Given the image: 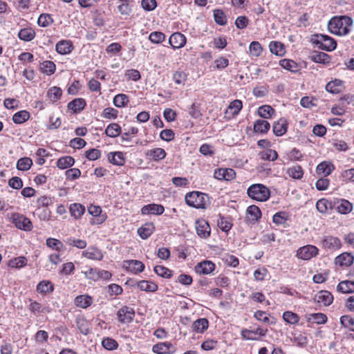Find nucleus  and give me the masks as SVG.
Segmentation results:
<instances>
[{"mask_svg":"<svg viewBox=\"0 0 354 354\" xmlns=\"http://www.w3.org/2000/svg\"><path fill=\"white\" fill-rule=\"evenodd\" d=\"M288 218V214L286 212H279L273 216L272 221L277 225H285Z\"/></svg>","mask_w":354,"mask_h":354,"instance_id":"052dcab7","label":"nucleus"},{"mask_svg":"<svg viewBox=\"0 0 354 354\" xmlns=\"http://www.w3.org/2000/svg\"><path fill=\"white\" fill-rule=\"evenodd\" d=\"M270 127V123L263 120H257L254 124V130L255 132L266 133Z\"/></svg>","mask_w":354,"mask_h":354,"instance_id":"c03bdc74","label":"nucleus"},{"mask_svg":"<svg viewBox=\"0 0 354 354\" xmlns=\"http://www.w3.org/2000/svg\"><path fill=\"white\" fill-rule=\"evenodd\" d=\"M352 25V18L347 16H335L328 21V28L334 35L344 36L351 31Z\"/></svg>","mask_w":354,"mask_h":354,"instance_id":"f257e3e1","label":"nucleus"},{"mask_svg":"<svg viewBox=\"0 0 354 354\" xmlns=\"http://www.w3.org/2000/svg\"><path fill=\"white\" fill-rule=\"evenodd\" d=\"M120 132L121 127L116 123H112L109 124L105 130V133L106 136L111 138L117 137L119 136Z\"/></svg>","mask_w":354,"mask_h":354,"instance_id":"49530a36","label":"nucleus"},{"mask_svg":"<svg viewBox=\"0 0 354 354\" xmlns=\"http://www.w3.org/2000/svg\"><path fill=\"white\" fill-rule=\"evenodd\" d=\"M75 163V159L69 156L61 157L57 161V167L60 169L72 167Z\"/></svg>","mask_w":354,"mask_h":354,"instance_id":"c85d7f7f","label":"nucleus"},{"mask_svg":"<svg viewBox=\"0 0 354 354\" xmlns=\"http://www.w3.org/2000/svg\"><path fill=\"white\" fill-rule=\"evenodd\" d=\"M243 107L242 101L240 100H234L228 105L225 111V114H230L231 116L239 114Z\"/></svg>","mask_w":354,"mask_h":354,"instance_id":"a878e982","label":"nucleus"},{"mask_svg":"<svg viewBox=\"0 0 354 354\" xmlns=\"http://www.w3.org/2000/svg\"><path fill=\"white\" fill-rule=\"evenodd\" d=\"M56 66L52 61H44L40 65V70L43 73L47 75L53 74L55 71Z\"/></svg>","mask_w":354,"mask_h":354,"instance_id":"a19ab883","label":"nucleus"},{"mask_svg":"<svg viewBox=\"0 0 354 354\" xmlns=\"http://www.w3.org/2000/svg\"><path fill=\"white\" fill-rule=\"evenodd\" d=\"M169 43L174 49L180 48L185 45L186 37L180 32H174L170 36Z\"/></svg>","mask_w":354,"mask_h":354,"instance_id":"ddd939ff","label":"nucleus"},{"mask_svg":"<svg viewBox=\"0 0 354 354\" xmlns=\"http://www.w3.org/2000/svg\"><path fill=\"white\" fill-rule=\"evenodd\" d=\"M319 250L314 245H307L297 250V256L303 260H309L318 254Z\"/></svg>","mask_w":354,"mask_h":354,"instance_id":"0eeeda50","label":"nucleus"},{"mask_svg":"<svg viewBox=\"0 0 354 354\" xmlns=\"http://www.w3.org/2000/svg\"><path fill=\"white\" fill-rule=\"evenodd\" d=\"M65 243L70 245L73 246L80 249H84L86 247V241L83 239H75V238H67Z\"/></svg>","mask_w":354,"mask_h":354,"instance_id":"8fccbe9b","label":"nucleus"},{"mask_svg":"<svg viewBox=\"0 0 354 354\" xmlns=\"http://www.w3.org/2000/svg\"><path fill=\"white\" fill-rule=\"evenodd\" d=\"M248 218L252 221H257L261 218V213L260 209L256 205H250L247 209Z\"/></svg>","mask_w":354,"mask_h":354,"instance_id":"58836bf2","label":"nucleus"},{"mask_svg":"<svg viewBox=\"0 0 354 354\" xmlns=\"http://www.w3.org/2000/svg\"><path fill=\"white\" fill-rule=\"evenodd\" d=\"M154 272L159 276L169 279L171 277V271L167 268L162 266L154 267Z\"/></svg>","mask_w":354,"mask_h":354,"instance_id":"69168bd1","label":"nucleus"},{"mask_svg":"<svg viewBox=\"0 0 354 354\" xmlns=\"http://www.w3.org/2000/svg\"><path fill=\"white\" fill-rule=\"evenodd\" d=\"M278 158V153L275 150L267 149L261 153V159L264 160L274 161Z\"/></svg>","mask_w":354,"mask_h":354,"instance_id":"13d9d810","label":"nucleus"},{"mask_svg":"<svg viewBox=\"0 0 354 354\" xmlns=\"http://www.w3.org/2000/svg\"><path fill=\"white\" fill-rule=\"evenodd\" d=\"M18 37L21 40L30 41L35 38V32L31 28H23L19 32Z\"/></svg>","mask_w":354,"mask_h":354,"instance_id":"7c9ffc66","label":"nucleus"},{"mask_svg":"<svg viewBox=\"0 0 354 354\" xmlns=\"http://www.w3.org/2000/svg\"><path fill=\"white\" fill-rule=\"evenodd\" d=\"M164 211L165 208L162 205L155 203L145 205L141 209V213L143 215H161L164 212Z\"/></svg>","mask_w":354,"mask_h":354,"instance_id":"2eb2a0df","label":"nucleus"},{"mask_svg":"<svg viewBox=\"0 0 354 354\" xmlns=\"http://www.w3.org/2000/svg\"><path fill=\"white\" fill-rule=\"evenodd\" d=\"M268 332L266 328L257 327L252 330L244 328L241 330V336L244 339L257 340L261 337H264Z\"/></svg>","mask_w":354,"mask_h":354,"instance_id":"423d86ee","label":"nucleus"},{"mask_svg":"<svg viewBox=\"0 0 354 354\" xmlns=\"http://www.w3.org/2000/svg\"><path fill=\"white\" fill-rule=\"evenodd\" d=\"M353 255L348 252H344L335 258V263L341 266H350L353 264Z\"/></svg>","mask_w":354,"mask_h":354,"instance_id":"6ab92c4d","label":"nucleus"},{"mask_svg":"<svg viewBox=\"0 0 354 354\" xmlns=\"http://www.w3.org/2000/svg\"><path fill=\"white\" fill-rule=\"evenodd\" d=\"M27 260L24 257H19L9 261L8 266L12 268H21L26 265Z\"/></svg>","mask_w":354,"mask_h":354,"instance_id":"603ef678","label":"nucleus"},{"mask_svg":"<svg viewBox=\"0 0 354 354\" xmlns=\"http://www.w3.org/2000/svg\"><path fill=\"white\" fill-rule=\"evenodd\" d=\"M62 95V90L58 86H52L47 91V99L50 103L54 104L57 102Z\"/></svg>","mask_w":354,"mask_h":354,"instance_id":"5701e85b","label":"nucleus"},{"mask_svg":"<svg viewBox=\"0 0 354 354\" xmlns=\"http://www.w3.org/2000/svg\"><path fill=\"white\" fill-rule=\"evenodd\" d=\"M100 156L101 152L97 149H91L85 151V157L89 160H96Z\"/></svg>","mask_w":354,"mask_h":354,"instance_id":"338daca9","label":"nucleus"},{"mask_svg":"<svg viewBox=\"0 0 354 354\" xmlns=\"http://www.w3.org/2000/svg\"><path fill=\"white\" fill-rule=\"evenodd\" d=\"M214 18L215 22L220 26H224L227 23L226 16L222 10H220V9L214 10Z\"/></svg>","mask_w":354,"mask_h":354,"instance_id":"864d4df0","label":"nucleus"},{"mask_svg":"<svg viewBox=\"0 0 354 354\" xmlns=\"http://www.w3.org/2000/svg\"><path fill=\"white\" fill-rule=\"evenodd\" d=\"M185 201L187 205L196 209H206L209 204V196L198 191L187 193Z\"/></svg>","mask_w":354,"mask_h":354,"instance_id":"f03ea898","label":"nucleus"},{"mask_svg":"<svg viewBox=\"0 0 354 354\" xmlns=\"http://www.w3.org/2000/svg\"><path fill=\"white\" fill-rule=\"evenodd\" d=\"M11 218L16 227L19 230L30 231L32 228L30 220L21 214L14 213L12 214Z\"/></svg>","mask_w":354,"mask_h":354,"instance_id":"39448f33","label":"nucleus"},{"mask_svg":"<svg viewBox=\"0 0 354 354\" xmlns=\"http://www.w3.org/2000/svg\"><path fill=\"white\" fill-rule=\"evenodd\" d=\"M187 75L183 71H176L173 74V80L177 84H185Z\"/></svg>","mask_w":354,"mask_h":354,"instance_id":"774afa93","label":"nucleus"},{"mask_svg":"<svg viewBox=\"0 0 354 354\" xmlns=\"http://www.w3.org/2000/svg\"><path fill=\"white\" fill-rule=\"evenodd\" d=\"M85 105L86 102L84 99L76 98L68 104V108L73 113H78L84 109Z\"/></svg>","mask_w":354,"mask_h":354,"instance_id":"cd10ccee","label":"nucleus"},{"mask_svg":"<svg viewBox=\"0 0 354 354\" xmlns=\"http://www.w3.org/2000/svg\"><path fill=\"white\" fill-rule=\"evenodd\" d=\"M312 41L319 48L326 51H332L335 50L337 46L335 40L325 35H315L312 39Z\"/></svg>","mask_w":354,"mask_h":354,"instance_id":"20e7f679","label":"nucleus"},{"mask_svg":"<svg viewBox=\"0 0 354 354\" xmlns=\"http://www.w3.org/2000/svg\"><path fill=\"white\" fill-rule=\"evenodd\" d=\"M107 158L110 163L118 166L124 165L126 161L124 155L121 151L110 152L107 155Z\"/></svg>","mask_w":354,"mask_h":354,"instance_id":"f3484780","label":"nucleus"},{"mask_svg":"<svg viewBox=\"0 0 354 354\" xmlns=\"http://www.w3.org/2000/svg\"><path fill=\"white\" fill-rule=\"evenodd\" d=\"M30 118V113L28 111L23 110L17 112L12 116V121L15 124H22Z\"/></svg>","mask_w":354,"mask_h":354,"instance_id":"37998d69","label":"nucleus"},{"mask_svg":"<svg viewBox=\"0 0 354 354\" xmlns=\"http://www.w3.org/2000/svg\"><path fill=\"white\" fill-rule=\"evenodd\" d=\"M123 268L134 274L141 272L145 269V265L138 260H128L123 262Z\"/></svg>","mask_w":354,"mask_h":354,"instance_id":"f8f14e48","label":"nucleus"},{"mask_svg":"<svg viewBox=\"0 0 354 354\" xmlns=\"http://www.w3.org/2000/svg\"><path fill=\"white\" fill-rule=\"evenodd\" d=\"M333 171V166L327 163L326 162H322L319 163L317 167V173L319 175L327 176L330 175Z\"/></svg>","mask_w":354,"mask_h":354,"instance_id":"a18cd8bd","label":"nucleus"},{"mask_svg":"<svg viewBox=\"0 0 354 354\" xmlns=\"http://www.w3.org/2000/svg\"><path fill=\"white\" fill-rule=\"evenodd\" d=\"M82 256L95 261H101L104 257L102 251L95 247L88 248L82 252Z\"/></svg>","mask_w":354,"mask_h":354,"instance_id":"dca6fc26","label":"nucleus"},{"mask_svg":"<svg viewBox=\"0 0 354 354\" xmlns=\"http://www.w3.org/2000/svg\"><path fill=\"white\" fill-rule=\"evenodd\" d=\"M287 172L290 177L295 179H301L304 175L301 167L298 165L290 167Z\"/></svg>","mask_w":354,"mask_h":354,"instance_id":"de8ad7c7","label":"nucleus"},{"mask_svg":"<svg viewBox=\"0 0 354 354\" xmlns=\"http://www.w3.org/2000/svg\"><path fill=\"white\" fill-rule=\"evenodd\" d=\"M149 39L152 43L160 44L165 39V35L162 32L154 31L149 35Z\"/></svg>","mask_w":354,"mask_h":354,"instance_id":"0e129e2a","label":"nucleus"},{"mask_svg":"<svg viewBox=\"0 0 354 354\" xmlns=\"http://www.w3.org/2000/svg\"><path fill=\"white\" fill-rule=\"evenodd\" d=\"M314 299L316 302L328 306L332 304L333 296L327 290H321L315 295Z\"/></svg>","mask_w":354,"mask_h":354,"instance_id":"4468645a","label":"nucleus"},{"mask_svg":"<svg viewBox=\"0 0 354 354\" xmlns=\"http://www.w3.org/2000/svg\"><path fill=\"white\" fill-rule=\"evenodd\" d=\"M32 165V161L30 158H21L17 162V168L20 171L28 170Z\"/></svg>","mask_w":354,"mask_h":354,"instance_id":"09e8293b","label":"nucleus"},{"mask_svg":"<svg viewBox=\"0 0 354 354\" xmlns=\"http://www.w3.org/2000/svg\"><path fill=\"white\" fill-rule=\"evenodd\" d=\"M335 205L337 211L342 214H346L353 209L352 203L346 199L338 200Z\"/></svg>","mask_w":354,"mask_h":354,"instance_id":"b1692460","label":"nucleus"},{"mask_svg":"<svg viewBox=\"0 0 354 354\" xmlns=\"http://www.w3.org/2000/svg\"><path fill=\"white\" fill-rule=\"evenodd\" d=\"M117 315L120 322L122 324H129L133 320L135 317L134 310L129 306H124L119 309Z\"/></svg>","mask_w":354,"mask_h":354,"instance_id":"6e6552de","label":"nucleus"},{"mask_svg":"<svg viewBox=\"0 0 354 354\" xmlns=\"http://www.w3.org/2000/svg\"><path fill=\"white\" fill-rule=\"evenodd\" d=\"M128 102L129 97L125 94H118L113 98L114 105L119 108L125 106Z\"/></svg>","mask_w":354,"mask_h":354,"instance_id":"5fc2aeb1","label":"nucleus"},{"mask_svg":"<svg viewBox=\"0 0 354 354\" xmlns=\"http://www.w3.org/2000/svg\"><path fill=\"white\" fill-rule=\"evenodd\" d=\"M310 59L316 63L327 64L330 62V56L323 52H315L311 55Z\"/></svg>","mask_w":354,"mask_h":354,"instance_id":"4c0bfd02","label":"nucleus"},{"mask_svg":"<svg viewBox=\"0 0 354 354\" xmlns=\"http://www.w3.org/2000/svg\"><path fill=\"white\" fill-rule=\"evenodd\" d=\"M196 231L201 238L206 239L209 236L211 229L207 221L204 219L198 220L196 222Z\"/></svg>","mask_w":354,"mask_h":354,"instance_id":"1a4fd4ad","label":"nucleus"},{"mask_svg":"<svg viewBox=\"0 0 354 354\" xmlns=\"http://www.w3.org/2000/svg\"><path fill=\"white\" fill-rule=\"evenodd\" d=\"M269 48L270 52L276 55L282 56L285 53L284 46L279 41H271L269 45Z\"/></svg>","mask_w":354,"mask_h":354,"instance_id":"473e14b6","label":"nucleus"},{"mask_svg":"<svg viewBox=\"0 0 354 354\" xmlns=\"http://www.w3.org/2000/svg\"><path fill=\"white\" fill-rule=\"evenodd\" d=\"M82 273L84 274V277L87 279H91L94 281L99 280L98 270L92 268H87L86 270H82Z\"/></svg>","mask_w":354,"mask_h":354,"instance_id":"4d7b16f0","label":"nucleus"},{"mask_svg":"<svg viewBox=\"0 0 354 354\" xmlns=\"http://www.w3.org/2000/svg\"><path fill=\"white\" fill-rule=\"evenodd\" d=\"M55 48L58 53L61 55H66L73 50V46L71 41L62 40L56 44Z\"/></svg>","mask_w":354,"mask_h":354,"instance_id":"4be33fe9","label":"nucleus"},{"mask_svg":"<svg viewBox=\"0 0 354 354\" xmlns=\"http://www.w3.org/2000/svg\"><path fill=\"white\" fill-rule=\"evenodd\" d=\"M307 321L317 324H325L327 321V317L324 313H313L309 314L307 317Z\"/></svg>","mask_w":354,"mask_h":354,"instance_id":"f704fd0d","label":"nucleus"},{"mask_svg":"<svg viewBox=\"0 0 354 354\" xmlns=\"http://www.w3.org/2000/svg\"><path fill=\"white\" fill-rule=\"evenodd\" d=\"M283 318L287 323L290 324H296L299 320V316L296 313L290 311L284 312Z\"/></svg>","mask_w":354,"mask_h":354,"instance_id":"680f3d73","label":"nucleus"},{"mask_svg":"<svg viewBox=\"0 0 354 354\" xmlns=\"http://www.w3.org/2000/svg\"><path fill=\"white\" fill-rule=\"evenodd\" d=\"M154 229L153 223H147L138 229V233L142 239H147L153 234Z\"/></svg>","mask_w":354,"mask_h":354,"instance_id":"393cba45","label":"nucleus"},{"mask_svg":"<svg viewBox=\"0 0 354 354\" xmlns=\"http://www.w3.org/2000/svg\"><path fill=\"white\" fill-rule=\"evenodd\" d=\"M249 51L252 56L259 57L263 51V48L259 41H252L249 46Z\"/></svg>","mask_w":354,"mask_h":354,"instance_id":"6e6d98bb","label":"nucleus"},{"mask_svg":"<svg viewBox=\"0 0 354 354\" xmlns=\"http://www.w3.org/2000/svg\"><path fill=\"white\" fill-rule=\"evenodd\" d=\"M53 20L48 14H41L37 20L38 25L41 27H47L53 23Z\"/></svg>","mask_w":354,"mask_h":354,"instance_id":"e2e57ef3","label":"nucleus"},{"mask_svg":"<svg viewBox=\"0 0 354 354\" xmlns=\"http://www.w3.org/2000/svg\"><path fill=\"white\" fill-rule=\"evenodd\" d=\"M274 113V109L270 105H263L258 109V114L263 118H270Z\"/></svg>","mask_w":354,"mask_h":354,"instance_id":"e433bc0d","label":"nucleus"},{"mask_svg":"<svg viewBox=\"0 0 354 354\" xmlns=\"http://www.w3.org/2000/svg\"><path fill=\"white\" fill-rule=\"evenodd\" d=\"M152 351L157 354H172L175 352V347L168 342H160L153 346Z\"/></svg>","mask_w":354,"mask_h":354,"instance_id":"9d476101","label":"nucleus"},{"mask_svg":"<svg viewBox=\"0 0 354 354\" xmlns=\"http://www.w3.org/2000/svg\"><path fill=\"white\" fill-rule=\"evenodd\" d=\"M138 287L143 291L155 292L158 290V286L155 283L150 281H140L137 283Z\"/></svg>","mask_w":354,"mask_h":354,"instance_id":"c9c22d12","label":"nucleus"},{"mask_svg":"<svg viewBox=\"0 0 354 354\" xmlns=\"http://www.w3.org/2000/svg\"><path fill=\"white\" fill-rule=\"evenodd\" d=\"M209 323L207 319L201 318L196 320L192 324L193 330L196 333H202L207 329Z\"/></svg>","mask_w":354,"mask_h":354,"instance_id":"2f4dec72","label":"nucleus"},{"mask_svg":"<svg viewBox=\"0 0 354 354\" xmlns=\"http://www.w3.org/2000/svg\"><path fill=\"white\" fill-rule=\"evenodd\" d=\"M46 245L58 252L61 251L64 248L63 243L59 240L53 238L46 239Z\"/></svg>","mask_w":354,"mask_h":354,"instance_id":"bf43d9fd","label":"nucleus"},{"mask_svg":"<svg viewBox=\"0 0 354 354\" xmlns=\"http://www.w3.org/2000/svg\"><path fill=\"white\" fill-rule=\"evenodd\" d=\"M288 124L285 118H280L273 124V133L277 136H281L287 131Z\"/></svg>","mask_w":354,"mask_h":354,"instance_id":"aec40b11","label":"nucleus"},{"mask_svg":"<svg viewBox=\"0 0 354 354\" xmlns=\"http://www.w3.org/2000/svg\"><path fill=\"white\" fill-rule=\"evenodd\" d=\"M215 269V264L211 261L205 260L196 264L195 271L199 274H209Z\"/></svg>","mask_w":354,"mask_h":354,"instance_id":"9b49d317","label":"nucleus"},{"mask_svg":"<svg viewBox=\"0 0 354 354\" xmlns=\"http://www.w3.org/2000/svg\"><path fill=\"white\" fill-rule=\"evenodd\" d=\"M92 301V298L88 295H80L75 299L76 306L82 308H86L91 306Z\"/></svg>","mask_w":354,"mask_h":354,"instance_id":"79ce46f5","label":"nucleus"},{"mask_svg":"<svg viewBox=\"0 0 354 354\" xmlns=\"http://www.w3.org/2000/svg\"><path fill=\"white\" fill-rule=\"evenodd\" d=\"M54 290L53 283L49 281H41L37 286V291L40 294H47L53 292Z\"/></svg>","mask_w":354,"mask_h":354,"instance_id":"72a5a7b5","label":"nucleus"},{"mask_svg":"<svg viewBox=\"0 0 354 354\" xmlns=\"http://www.w3.org/2000/svg\"><path fill=\"white\" fill-rule=\"evenodd\" d=\"M165 151L162 148H154L147 150L145 152L146 156L153 161H159L166 156Z\"/></svg>","mask_w":354,"mask_h":354,"instance_id":"a211bd4d","label":"nucleus"},{"mask_svg":"<svg viewBox=\"0 0 354 354\" xmlns=\"http://www.w3.org/2000/svg\"><path fill=\"white\" fill-rule=\"evenodd\" d=\"M279 65L291 72H297L298 70V66L295 62L291 59H283L279 62Z\"/></svg>","mask_w":354,"mask_h":354,"instance_id":"3c124183","label":"nucleus"},{"mask_svg":"<svg viewBox=\"0 0 354 354\" xmlns=\"http://www.w3.org/2000/svg\"><path fill=\"white\" fill-rule=\"evenodd\" d=\"M69 211L72 216H73L75 219H78L81 218L82 214L84 213L85 207L82 204L73 203L71 205Z\"/></svg>","mask_w":354,"mask_h":354,"instance_id":"c756f323","label":"nucleus"},{"mask_svg":"<svg viewBox=\"0 0 354 354\" xmlns=\"http://www.w3.org/2000/svg\"><path fill=\"white\" fill-rule=\"evenodd\" d=\"M343 88V82L339 80L330 81L326 86V90L331 93H339L342 91Z\"/></svg>","mask_w":354,"mask_h":354,"instance_id":"bb28decb","label":"nucleus"},{"mask_svg":"<svg viewBox=\"0 0 354 354\" xmlns=\"http://www.w3.org/2000/svg\"><path fill=\"white\" fill-rule=\"evenodd\" d=\"M248 195L250 198L257 201H266L270 195L269 189L263 184H254L248 189Z\"/></svg>","mask_w":354,"mask_h":354,"instance_id":"7ed1b4c3","label":"nucleus"},{"mask_svg":"<svg viewBox=\"0 0 354 354\" xmlns=\"http://www.w3.org/2000/svg\"><path fill=\"white\" fill-rule=\"evenodd\" d=\"M337 290L342 293L354 292V281H343L339 283Z\"/></svg>","mask_w":354,"mask_h":354,"instance_id":"ea45409f","label":"nucleus"},{"mask_svg":"<svg viewBox=\"0 0 354 354\" xmlns=\"http://www.w3.org/2000/svg\"><path fill=\"white\" fill-rule=\"evenodd\" d=\"M323 246L329 250H337L341 247L340 240L332 236H326L322 241Z\"/></svg>","mask_w":354,"mask_h":354,"instance_id":"412c9836","label":"nucleus"}]
</instances>
